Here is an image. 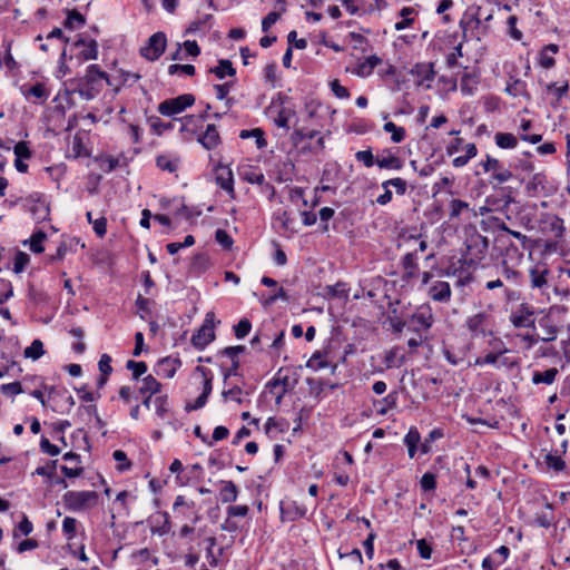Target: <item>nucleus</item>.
<instances>
[{
    "label": "nucleus",
    "mask_w": 570,
    "mask_h": 570,
    "mask_svg": "<svg viewBox=\"0 0 570 570\" xmlns=\"http://www.w3.org/2000/svg\"><path fill=\"white\" fill-rule=\"evenodd\" d=\"M96 491H67L62 495L65 507L72 512L88 510L98 503Z\"/></svg>",
    "instance_id": "f257e3e1"
},
{
    "label": "nucleus",
    "mask_w": 570,
    "mask_h": 570,
    "mask_svg": "<svg viewBox=\"0 0 570 570\" xmlns=\"http://www.w3.org/2000/svg\"><path fill=\"white\" fill-rule=\"evenodd\" d=\"M17 203L22 204V206L31 214V217L36 223L49 219V203L42 194L32 193L26 198H19Z\"/></svg>",
    "instance_id": "f03ea898"
},
{
    "label": "nucleus",
    "mask_w": 570,
    "mask_h": 570,
    "mask_svg": "<svg viewBox=\"0 0 570 570\" xmlns=\"http://www.w3.org/2000/svg\"><path fill=\"white\" fill-rule=\"evenodd\" d=\"M214 321L215 313L208 312L203 325L191 336L190 342L195 348L202 351L215 340Z\"/></svg>",
    "instance_id": "7ed1b4c3"
},
{
    "label": "nucleus",
    "mask_w": 570,
    "mask_h": 570,
    "mask_svg": "<svg viewBox=\"0 0 570 570\" xmlns=\"http://www.w3.org/2000/svg\"><path fill=\"white\" fill-rule=\"evenodd\" d=\"M209 163L213 166L216 184L222 189L226 190L232 198H235L232 169L227 165H224L219 159L216 160L212 155H209Z\"/></svg>",
    "instance_id": "20e7f679"
},
{
    "label": "nucleus",
    "mask_w": 570,
    "mask_h": 570,
    "mask_svg": "<svg viewBox=\"0 0 570 570\" xmlns=\"http://www.w3.org/2000/svg\"><path fill=\"white\" fill-rule=\"evenodd\" d=\"M195 97L191 94H183L178 97L166 99L158 106V111L163 116H175L183 112L186 108L193 106Z\"/></svg>",
    "instance_id": "39448f33"
},
{
    "label": "nucleus",
    "mask_w": 570,
    "mask_h": 570,
    "mask_svg": "<svg viewBox=\"0 0 570 570\" xmlns=\"http://www.w3.org/2000/svg\"><path fill=\"white\" fill-rule=\"evenodd\" d=\"M487 204L492 207L493 210L504 213L508 220H511L509 214L511 204L515 205L514 198L511 190L507 188H499L493 194L487 197Z\"/></svg>",
    "instance_id": "423d86ee"
},
{
    "label": "nucleus",
    "mask_w": 570,
    "mask_h": 570,
    "mask_svg": "<svg viewBox=\"0 0 570 570\" xmlns=\"http://www.w3.org/2000/svg\"><path fill=\"white\" fill-rule=\"evenodd\" d=\"M534 308L527 303H522L513 311L509 320L515 328H535Z\"/></svg>",
    "instance_id": "0eeeda50"
},
{
    "label": "nucleus",
    "mask_w": 570,
    "mask_h": 570,
    "mask_svg": "<svg viewBox=\"0 0 570 570\" xmlns=\"http://www.w3.org/2000/svg\"><path fill=\"white\" fill-rule=\"evenodd\" d=\"M167 45L166 35L161 31L154 33L147 45L140 49V55L147 60L155 61L164 53Z\"/></svg>",
    "instance_id": "6e6552de"
},
{
    "label": "nucleus",
    "mask_w": 570,
    "mask_h": 570,
    "mask_svg": "<svg viewBox=\"0 0 570 570\" xmlns=\"http://www.w3.org/2000/svg\"><path fill=\"white\" fill-rule=\"evenodd\" d=\"M567 308L564 306L553 305L549 308V312L539 318V326L544 331L546 336L541 337L542 342H552L557 338L559 333V327L552 320V315L554 313H566Z\"/></svg>",
    "instance_id": "1a4fd4ad"
},
{
    "label": "nucleus",
    "mask_w": 570,
    "mask_h": 570,
    "mask_svg": "<svg viewBox=\"0 0 570 570\" xmlns=\"http://www.w3.org/2000/svg\"><path fill=\"white\" fill-rule=\"evenodd\" d=\"M484 171L492 173L491 177L498 184L508 181L512 177L511 165L505 166L504 161L491 156H487L485 161L482 164Z\"/></svg>",
    "instance_id": "9d476101"
},
{
    "label": "nucleus",
    "mask_w": 570,
    "mask_h": 570,
    "mask_svg": "<svg viewBox=\"0 0 570 570\" xmlns=\"http://www.w3.org/2000/svg\"><path fill=\"white\" fill-rule=\"evenodd\" d=\"M554 190V187L548 181L546 175L539 173L525 185V191L529 197H547Z\"/></svg>",
    "instance_id": "9b49d317"
},
{
    "label": "nucleus",
    "mask_w": 570,
    "mask_h": 570,
    "mask_svg": "<svg viewBox=\"0 0 570 570\" xmlns=\"http://www.w3.org/2000/svg\"><path fill=\"white\" fill-rule=\"evenodd\" d=\"M410 73L415 77V85L417 87L430 89L435 77L434 63L417 62L411 68Z\"/></svg>",
    "instance_id": "f8f14e48"
},
{
    "label": "nucleus",
    "mask_w": 570,
    "mask_h": 570,
    "mask_svg": "<svg viewBox=\"0 0 570 570\" xmlns=\"http://www.w3.org/2000/svg\"><path fill=\"white\" fill-rule=\"evenodd\" d=\"M489 321L490 314L485 312H479L472 316H469L465 325L473 337H485L488 334H491V331L488 330Z\"/></svg>",
    "instance_id": "ddd939ff"
},
{
    "label": "nucleus",
    "mask_w": 570,
    "mask_h": 570,
    "mask_svg": "<svg viewBox=\"0 0 570 570\" xmlns=\"http://www.w3.org/2000/svg\"><path fill=\"white\" fill-rule=\"evenodd\" d=\"M279 512L282 522H294L306 515L307 509L305 505L299 504L296 501H281Z\"/></svg>",
    "instance_id": "4468645a"
},
{
    "label": "nucleus",
    "mask_w": 570,
    "mask_h": 570,
    "mask_svg": "<svg viewBox=\"0 0 570 570\" xmlns=\"http://www.w3.org/2000/svg\"><path fill=\"white\" fill-rule=\"evenodd\" d=\"M161 384L153 376L147 375L142 379V385L139 387V394L142 396V405L149 410L153 395L159 394Z\"/></svg>",
    "instance_id": "2eb2a0df"
},
{
    "label": "nucleus",
    "mask_w": 570,
    "mask_h": 570,
    "mask_svg": "<svg viewBox=\"0 0 570 570\" xmlns=\"http://www.w3.org/2000/svg\"><path fill=\"white\" fill-rule=\"evenodd\" d=\"M181 366V361L178 357H163L160 358L155 367L156 374L171 379L175 376L176 371Z\"/></svg>",
    "instance_id": "dca6fc26"
},
{
    "label": "nucleus",
    "mask_w": 570,
    "mask_h": 570,
    "mask_svg": "<svg viewBox=\"0 0 570 570\" xmlns=\"http://www.w3.org/2000/svg\"><path fill=\"white\" fill-rule=\"evenodd\" d=\"M181 164V159L179 155L175 153H165L160 154L156 157V166L163 170L168 171L170 174L176 173Z\"/></svg>",
    "instance_id": "f3484780"
},
{
    "label": "nucleus",
    "mask_w": 570,
    "mask_h": 570,
    "mask_svg": "<svg viewBox=\"0 0 570 570\" xmlns=\"http://www.w3.org/2000/svg\"><path fill=\"white\" fill-rule=\"evenodd\" d=\"M466 247L472 256L481 259L488 250L489 240L480 234H474L466 240Z\"/></svg>",
    "instance_id": "a211bd4d"
},
{
    "label": "nucleus",
    "mask_w": 570,
    "mask_h": 570,
    "mask_svg": "<svg viewBox=\"0 0 570 570\" xmlns=\"http://www.w3.org/2000/svg\"><path fill=\"white\" fill-rule=\"evenodd\" d=\"M376 165L380 168L400 170L403 168L404 161L390 149H385L376 157Z\"/></svg>",
    "instance_id": "6ab92c4d"
},
{
    "label": "nucleus",
    "mask_w": 570,
    "mask_h": 570,
    "mask_svg": "<svg viewBox=\"0 0 570 570\" xmlns=\"http://www.w3.org/2000/svg\"><path fill=\"white\" fill-rule=\"evenodd\" d=\"M169 514L167 512H157L149 518L151 533L164 535L170 530Z\"/></svg>",
    "instance_id": "aec40b11"
},
{
    "label": "nucleus",
    "mask_w": 570,
    "mask_h": 570,
    "mask_svg": "<svg viewBox=\"0 0 570 570\" xmlns=\"http://www.w3.org/2000/svg\"><path fill=\"white\" fill-rule=\"evenodd\" d=\"M239 176L243 180L256 184L259 186L265 185L267 188L272 189L274 191V187L265 181V176L261 170L254 169L250 166L244 167L239 170Z\"/></svg>",
    "instance_id": "412c9836"
},
{
    "label": "nucleus",
    "mask_w": 570,
    "mask_h": 570,
    "mask_svg": "<svg viewBox=\"0 0 570 570\" xmlns=\"http://www.w3.org/2000/svg\"><path fill=\"white\" fill-rule=\"evenodd\" d=\"M416 259H417L416 252L407 253L402 257L401 264L404 269V274H403L402 278L405 282H409L416 276V274L419 272V266H417Z\"/></svg>",
    "instance_id": "4be33fe9"
},
{
    "label": "nucleus",
    "mask_w": 570,
    "mask_h": 570,
    "mask_svg": "<svg viewBox=\"0 0 570 570\" xmlns=\"http://www.w3.org/2000/svg\"><path fill=\"white\" fill-rule=\"evenodd\" d=\"M82 80L91 86H102L101 80H106L108 85H111L108 73L102 71L98 65H90Z\"/></svg>",
    "instance_id": "5701e85b"
},
{
    "label": "nucleus",
    "mask_w": 570,
    "mask_h": 570,
    "mask_svg": "<svg viewBox=\"0 0 570 570\" xmlns=\"http://www.w3.org/2000/svg\"><path fill=\"white\" fill-rule=\"evenodd\" d=\"M213 390L212 377H206L203 384L202 394L195 400L194 403H187L185 405L186 412H191L202 409L207 403L208 396L210 395Z\"/></svg>",
    "instance_id": "b1692460"
},
{
    "label": "nucleus",
    "mask_w": 570,
    "mask_h": 570,
    "mask_svg": "<svg viewBox=\"0 0 570 570\" xmlns=\"http://www.w3.org/2000/svg\"><path fill=\"white\" fill-rule=\"evenodd\" d=\"M550 271L544 265H537L529 271L530 283L533 288H542L548 283Z\"/></svg>",
    "instance_id": "393cba45"
},
{
    "label": "nucleus",
    "mask_w": 570,
    "mask_h": 570,
    "mask_svg": "<svg viewBox=\"0 0 570 570\" xmlns=\"http://www.w3.org/2000/svg\"><path fill=\"white\" fill-rule=\"evenodd\" d=\"M219 485V499L223 503H233L237 500L238 488L233 481L220 480Z\"/></svg>",
    "instance_id": "a878e982"
},
{
    "label": "nucleus",
    "mask_w": 570,
    "mask_h": 570,
    "mask_svg": "<svg viewBox=\"0 0 570 570\" xmlns=\"http://www.w3.org/2000/svg\"><path fill=\"white\" fill-rule=\"evenodd\" d=\"M404 444L407 448L410 459H413L421 445V434L416 426H411L403 439Z\"/></svg>",
    "instance_id": "bb28decb"
},
{
    "label": "nucleus",
    "mask_w": 570,
    "mask_h": 570,
    "mask_svg": "<svg viewBox=\"0 0 570 570\" xmlns=\"http://www.w3.org/2000/svg\"><path fill=\"white\" fill-rule=\"evenodd\" d=\"M430 296L436 302H449L451 297V287L448 282H435L430 288Z\"/></svg>",
    "instance_id": "cd10ccee"
},
{
    "label": "nucleus",
    "mask_w": 570,
    "mask_h": 570,
    "mask_svg": "<svg viewBox=\"0 0 570 570\" xmlns=\"http://www.w3.org/2000/svg\"><path fill=\"white\" fill-rule=\"evenodd\" d=\"M505 91L512 97H522L528 101L531 100L527 82L521 79H513L512 81H509L507 83Z\"/></svg>",
    "instance_id": "c85d7f7f"
},
{
    "label": "nucleus",
    "mask_w": 570,
    "mask_h": 570,
    "mask_svg": "<svg viewBox=\"0 0 570 570\" xmlns=\"http://www.w3.org/2000/svg\"><path fill=\"white\" fill-rule=\"evenodd\" d=\"M101 88L102 86H91L80 79L77 88H75L72 92L78 94L81 99L91 100L100 92Z\"/></svg>",
    "instance_id": "c756f323"
},
{
    "label": "nucleus",
    "mask_w": 570,
    "mask_h": 570,
    "mask_svg": "<svg viewBox=\"0 0 570 570\" xmlns=\"http://www.w3.org/2000/svg\"><path fill=\"white\" fill-rule=\"evenodd\" d=\"M209 72L214 73L218 79H224L226 76L235 77L236 69L228 59L218 60V65L209 69Z\"/></svg>",
    "instance_id": "7c9ffc66"
},
{
    "label": "nucleus",
    "mask_w": 570,
    "mask_h": 570,
    "mask_svg": "<svg viewBox=\"0 0 570 570\" xmlns=\"http://www.w3.org/2000/svg\"><path fill=\"white\" fill-rule=\"evenodd\" d=\"M382 62L381 58L376 55H372L367 57L364 61L360 62L355 73L360 77H367L370 76L374 68L379 66Z\"/></svg>",
    "instance_id": "2f4dec72"
},
{
    "label": "nucleus",
    "mask_w": 570,
    "mask_h": 570,
    "mask_svg": "<svg viewBox=\"0 0 570 570\" xmlns=\"http://www.w3.org/2000/svg\"><path fill=\"white\" fill-rule=\"evenodd\" d=\"M559 371L556 367L548 368L543 372L535 371L532 375V383L550 385L556 381Z\"/></svg>",
    "instance_id": "473e14b6"
},
{
    "label": "nucleus",
    "mask_w": 570,
    "mask_h": 570,
    "mask_svg": "<svg viewBox=\"0 0 570 570\" xmlns=\"http://www.w3.org/2000/svg\"><path fill=\"white\" fill-rule=\"evenodd\" d=\"M544 225H546L544 228L548 229L549 232H551L554 237H557V238L563 237L566 228L563 225V220L560 217H558L556 215L549 216L544 220Z\"/></svg>",
    "instance_id": "72a5a7b5"
},
{
    "label": "nucleus",
    "mask_w": 570,
    "mask_h": 570,
    "mask_svg": "<svg viewBox=\"0 0 570 570\" xmlns=\"http://www.w3.org/2000/svg\"><path fill=\"white\" fill-rule=\"evenodd\" d=\"M411 322L413 324H417V328L415 331H419L420 328L429 330L433 324V317L432 314L428 311H421L417 313H414L411 316Z\"/></svg>",
    "instance_id": "f704fd0d"
},
{
    "label": "nucleus",
    "mask_w": 570,
    "mask_h": 570,
    "mask_svg": "<svg viewBox=\"0 0 570 570\" xmlns=\"http://www.w3.org/2000/svg\"><path fill=\"white\" fill-rule=\"evenodd\" d=\"M86 23V18L77 10H68L67 18L63 22L66 29L73 30L80 28Z\"/></svg>",
    "instance_id": "c9c22d12"
},
{
    "label": "nucleus",
    "mask_w": 570,
    "mask_h": 570,
    "mask_svg": "<svg viewBox=\"0 0 570 570\" xmlns=\"http://www.w3.org/2000/svg\"><path fill=\"white\" fill-rule=\"evenodd\" d=\"M67 158H90L91 151L87 148V145H67L65 151Z\"/></svg>",
    "instance_id": "e433bc0d"
},
{
    "label": "nucleus",
    "mask_w": 570,
    "mask_h": 570,
    "mask_svg": "<svg viewBox=\"0 0 570 570\" xmlns=\"http://www.w3.org/2000/svg\"><path fill=\"white\" fill-rule=\"evenodd\" d=\"M415 13V10L414 8L412 7H404L401 9L400 11V17H402V20L401 21H397L395 24H394V29L396 31H401V30H404L409 27H411L414 22V19L411 18V16Z\"/></svg>",
    "instance_id": "4c0bfd02"
},
{
    "label": "nucleus",
    "mask_w": 570,
    "mask_h": 570,
    "mask_svg": "<svg viewBox=\"0 0 570 570\" xmlns=\"http://www.w3.org/2000/svg\"><path fill=\"white\" fill-rule=\"evenodd\" d=\"M282 371H283V367H281L278 370L276 376L267 383V386L268 387L282 386V391L289 392L294 387V385L297 383V381L295 380L293 383H291L288 376L282 377L281 376Z\"/></svg>",
    "instance_id": "58836bf2"
},
{
    "label": "nucleus",
    "mask_w": 570,
    "mask_h": 570,
    "mask_svg": "<svg viewBox=\"0 0 570 570\" xmlns=\"http://www.w3.org/2000/svg\"><path fill=\"white\" fill-rule=\"evenodd\" d=\"M46 238L47 234L43 230H36L29 239L30 250L33 252L35 254L42 253L45 250L42 243Z\"/></svg>",
    "instance_id": "ea45409f"
},
{
    "label": "nucleus",
    "mask_w": 570,
    "mask_h": 570,
    "mask_svg": "<svg viewBox=\"0 0 570 570\" xmlns=\"http://www.w3.org/2000/svg\"><path fill=\"white\" fill-rule=\"evenodd\" d=\"M45 354L43 343L36 338L32 341L31 345L24 348L23 355L27 358L38 360Z\"/></svg>",
    "instance_id": "a19ab883"
},
{
    "label": "nucleus",
    "mask_w": 570,
    "mask_h": 570,
    "mask_svg": "<svg viewBox=\"0 0 570 570\" xmlns=\"http://www.w3.org/2000/svg\"><path fill=\"white\" fill-rule=\"evenodd\" d=\"M95 161L99 163L100 167L110 173L119 165V158L109 155H99L95 157Z\"/></svg>",
    "instance_id": "79ce46f5"
},
{
    "label": "nucleus",
    "mask_w": 570,
    "mask_h": 570,
    "mask_svg": "<svg viewBox=\"0 0 570 570\" xmlns=\"http://www.w3.org/2000/svg\"><path fill=\"white\" fill-rule=\"evenodd\" d=\"M27 391L28 389L23 386L22 383L19 381L2 384L0 386V392L6 396H14Z\"/></svg>",
    "instance_id": "37998d69"
},
{
    "label": "nucleus",
    "mask_w": 570,
    "mask_h": 570,
    "mask_svg": "<svg viewBox=\"0 0 570 570\" xmlns=\"http://www.w3.org/2000/svg\"><path fill=\"white\" fill-rule=\"evenodd\" d=\"M465 147H466V149H465L464 155L453 158L452 164L454 167H463L464 165L468 164V161L471 158L476 156V154H478L476 145H465Z\"/></svg>",
    "instance_id": "c03bdc74"
},
{
    "label": "nucleus",
    "mask_w": 570,
    "mask_h": 570,
    "mask_svg": "<svg viewBox=\"0 0 570 570\" xmlns=\"http://www.w3.org/2000/svg\"><path fill=\"white\" fill-rule=\"evenodd\" d=\"M340 166L337 164H325L322 171V183H334L340 174Z\"/></svg>",
    "instance_id": "a18cd8bd"
},
{
    "label": "nucleus",
    "mask_w": 570,
    "mask_h": 570,
    "mask_svg": "<svg viewBox=\"0 0 570 570\" xmlns=\"http://www.w3.org/2000/svg\"><path fill=\"white\" fill-rule=\"evenodd\" d=\"M444 433L442 429H433L428 438L424 440V442L420 445V451L423 454H426L431 451V443L443 438Z\"/></svg>",
    "instance_id": "49530a36"
},
{
    "label": "nucleus",
    "mask_w": 570,
    "mask_h": 570,
    "mask_svg": "<svg viewBox=\"0 0 570 570\" xmlns=\"http://www.w3.org/2000/svg\"><path fill=\"white\" fill-rule=\"evenodd\" d=\"M544 462L548 465V468L552 469L556 472H560L566 469V462L559 454L548 453L544 458Z\"/></svg>",
    "instance_id": "de8ad7c7"
},
{
    "label": "nucleus",
    "mask_w": 570,
    "mask_h": 570,
    "mask_svg": "<svg viewBox=\"0 0 570 570\" xmlns=\"http://www.w3.org/2000/svg\"><path fill=\"white\" fill-rule=\"evenodd\" d=\"M327 294L332 297H338L347 299L348 297V288L347 284L343 282H337L335 285L327 286Z\"/></svg>",
    "instance_id": "09e8293b"
},
{
    "label": "nucleus",
    "mask_w": 570,
    "mask_h": 570,
    "mask_svg": "<svg viewBox=\"0 0 570 570\" xmlns=\"http://www.w3.org/2000/svg\"><path fill=\"white\" fill-rule=\"evenodd\" d=\"M33 530V525L27 515L22 517V520L16 525L13 530V538L21 535H29Z\"/></svg>",
    "instance_id": "8fccbe9b"
},
{
    "label": "nucleus",
    "mask_w": 570,
    "mask_h": 570,
    "mask_svg": "<svg viewBox=\"0 0 570 570\" xmlns=\"http://www.w3.org/2000/svg\"><path fill=\"white\" fill-rule=\"evenodd\" d=\"M149 126L155 134L161 135L166 130L173 129L174 122L163 121L160 118L154 117L149 119Z\"/></svg>",
    "instance_id": "3c124183"
},
{
    "label": "nucleus",
    "mask_w": 570,
    "mask_h": 570,
    "mask_svg": "<svg viewBox=\"0 0 570 570\" xmlns=\"http://www.w3.org/2000/svg\"><path fill=\"white\" fill-rule=\"evenodd\" d=\"M384 130L387 131V132H391L392 136H391V139L394 141V142H400L401 140L404 139L405 137V130L403 127H399L396 126L394 122L392 121H387L384 124L383 126Z\"/></svg>",
    "instance_id": "603ef678"
},
{
    "label": "nucleus",
    "mask_w": 570,
    "mask_h": 570,
    "mask_svg": "<svg viewBox=\"0 0 570 570\" xmlns=\"http://www.w3.org/2000/svg\"><path fill=\"white\" fill-rule=\"evenodd\" d=\"M234 334L238 340L246 337L250 330L252 323L248 318H242L236 325L233 327Z\"/></svg>",
    "instance_id": "864d4df0"
},
{
    "label": "nucleus",
    "mask_w": 570,
    "mask_h": 570,
    "mask_svg": "<svg viewBox=\"0 0 570 570\" xmlns=\"http://www.w3.org/2000/svg\"><path fill=\"white\" fill-rule=\"evenodd\" d=\"M568 89H569L568 81H564L560 86H558L556 82L546 85L547 92H551L556 97L557 101H559L568 92Z\"/></svg>",
    "instance_id": "5fc2aeb1"
},
{
    "label": "nucleus",
    "mask_w": 570,
    "mask_h": 570,
    "mask_svg": "<svg viewBox=\"0 0 570 570\" xmlns=\"http://www.w3.org/2000/svg\"><path fill=\"white\" fill-rule=\"evenodd\" d=\"M390 186L395 188L397 195H404L406 193L407 183L405 179L400 177L391 178L382 183L383 188H390Z\"/></svg>",
    "instance_id": "6e6d98bb"
},
{
    "label": "nucleus",
    "mask_w": 570,
    "mask_h": 570,
    "mask_svg": "<svg viewBox=\"0 0 570 570\" xmlns=\"http://www.w3.org/2000/svg\"><path fill=\"white\" fill-rule=\"evenodd\" d=\"M112 458L118 462L117 470L120 472L128 471L131 468V462L128 460L127 454L122 450H116Z\"/></svg>",
    "instance_id": "4d7b16f0"
},
{
    "label": "nucleus",
    "mask_w": 570,
    "mask_h": 570,
    "mask_svg": "<svg viewBox=\"0 0 570 570\" xmlns=\"http://www.w3.org/2000/svg\"><path fill=\"white\" fill-rule=\"evenodd\" d=\"M327 365V361L323 360L322 352L320 351L314 352L306 363V366L314 371L325 368Z\"/></svg>",
    "instance_id": "13d9d810"
},
{
    "label": "nucleus",
    "mask_w": 570,
    "mask_h": 570,
    "mask_svg": "<svg viewBox=\"0 0 570 570\" xmlns=\"http://www.w3.org/2000/svg\"><path fill=\"white\" fill-rule=\"evenodd\" d=\"M27 96H32L39 100H47L49 97V92L46 88V86L41 82H37L36 85L31 86L29 90L26 92Z\"/></svg>",
    "instance_id": "bf43d9fd"
},
{
    "label": "nucleus",
    "mask_w": 570,
    "mask_h": 570,
    "mask_svg": "<svg viewBox=\"0 0 570 570\" xmlns=\"http://www.w3.org/2000/svg\"><path fill=\"white\" fill-rule=\"evenodd\" d=\"M77 520L71 517H66L62 521V532L67 540H71L76 535Z\"/></svg>",
    "instance_id": "052dcab7"
},
{
    "label": "nucleus",
    "mask_w": 570,
    "mask_h": 570,
    "mask_svg": "<svg viewBox=\"0 0 570 570\" xmlns=\"http://www.w3.org/2000/svg\"><path fill=\"white\" fill-rule=\"evenodd\" d=\"M215 240L224 248V249H230L234 240L232 236L225 230L218 228L215 232Z\"/></svg>",
    "instance_id": "680f3d73"
},
{
    "label": "nucleus",
    "mask_w": 570,
    "mask_h": 570,
    "mask_svg": "<svg viewBox=\"0 0 570 570\" xmlns=\"http://www.w3.org/2000/svg\"><path fill=\"white\" fill-rule=\"evenodd\" d=\"M153 402L156 407V414L160 419H164L169 410L168 409V396L167 395H157Z\"/></svg>",
    "instance_id": "e2e57ef3"
},
{
    "label": "nucleus",
    "mask_w": 570,
    "mask_h": 570,
    "mask_svg": "<svg viewBox=\"0 0 570 570\" xmlns=\"http://www.w3.org/2000/svg\"><path fill=\"white\" fill-rule=\"evenodd\" d=\"M219 134L215 125L209 124L202 137H198V142H217Z\"/></svg>",
    "instance_id": "0e129e2a"
},
{
    "label": "nucleus",
    "mask_w": 570,
    "mask_h": 570,
    "mask_svg": "<svg viewBox=\"0 0 570 570\" xmlns=\"http://www.w3.org/2000/svg\"><path fill=\"white\" fill-rule=\"evenodd\" d=\"M307 112L312 126L315 125L314 120L316 118L323 117L324 115L327 114L321 104L315 102H311L307 105Z\"/></svg>",
    "instance_id": "69168bd1"
},
{
    "label": "nucleus",
    "mask_w": 570,
    "mask_h": 570,
    "mask_svg": "<svg viewBox=\"0 0 570 570\" xmlns=\"http://www.w3.org/2000/svg\"><path fill=\"white\" fill-rule=\"evenodd\" d=\"M126 367L132 371L134 380H138L142 374L147 372V364L145 362H136L129 360L126 364Z\"/></svg>",
    "instance_id": "338daca9"
},
{
    "label": "nucleus",
    "mask_w": 570,
    "mask_h": 570,
    "mask_svg": "<svg viewBox=\"0 0 570 570\" xmlns=\"http://www.w3.org/2000/svg\"><path fill=\"white\" fill-rule=\"evenodd\" d=\"M420 485L425 492L433 491L436 488L435 474L432 472H425L420 480Z\"/></svg>",
    "instance_id": "774afa93"
}]
</instances>
